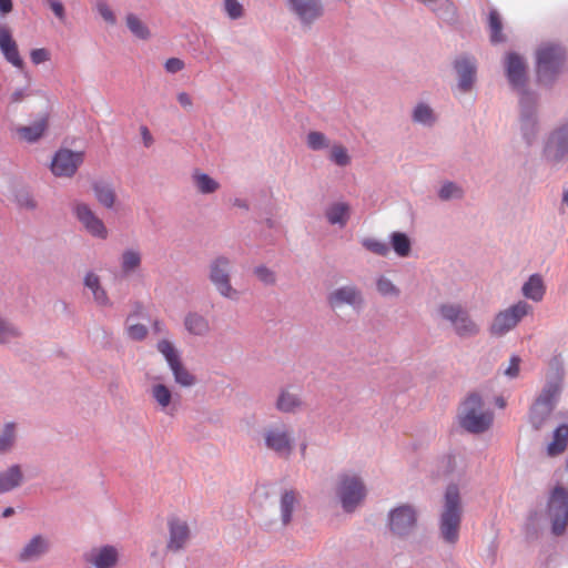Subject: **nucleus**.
<instances>
[{
	"mask_svg": "<svg viewBox=\"0 0 568 568\" xmlns=\"http://www.w3.org/2000/svg\"><path fill=\"white\" fill-rule=\"evenodd\" d=\"M565 385V369L562 364L555 359L546 375V382L535 397L529 412L528 422L536 432L544 428L552 412L557 407Z\"/></svg>",
	"mask_w": 568,
	"mask_h": 568,
	"instance_id": "1",
	"label": "nucleus"
},
{
	"mask_svg": "<svg viewBox=\"0 0 568 568\" xmlns=\"http://www.w3.org/2000/svg\"><path fill=\"white\" fill-rule=\"evenodd\" d=\"M463 519V503L459 487L449 484L444 493L443 504L438 515L439 538L447 545H456Z\"/></svg>",
	"mask_w": 568,
	"mask_h": 568,
	"instance_id": "2",
	"label": "nucleus"
},
{
	"mask_svg": "<svg viewBox=\"0 0 568 568\" xmlns=\"http://www.w3.org/2000/svg\"><path fill=\"white\" fill-rule=\"evenodd\" d=\"M483 397L473 392L464 399L458 414L459 425L470 434H483L490 428L494 414L490 409H484Z\"/></svg>",
	"mask_w": 568,
	"mask_h": 568,
	"instance_id": "3",
	"label": "nucleus"
},
{
	"mask_svg": "<svg viewBox=\"0 0 568 568\" xmlns=\"http://www.w3.org/2000/svg\"><path fill=\"white\" fill-rule=\"evenodd\" d=\"M437 313L443 322L450 325L455 335L459 338H474L481 332L480 324L473 318L467 307L460 303H440L437 306Z\"/></svg>",
	"mask_w": 568,
	"mask_h": 568,
	"instance_id": "4",
	"label": "nucleus"
},
{
	"mask_svg": "<svg viewBox=\"0 0 568 568\" xmlns=\"http://www.w3.org/2000/svg\"><path fill=\"white\" fill-rule=\"evenodd\" d=\"M565 50L558 44H545L536 52V75L539 84L551 87L561 73Z\"/></svg>",
	"mask_w": 568,
	"mask_h": 568,
	"instance_id": "5",
	"label": "nucleus"
},
{
	"mask_svg": "<svg viewBox=\"0 0 568 568\" xmlns=\"http://www.w3.org/2000/svg\"><path fill=\"white\" fill-rule=\"evenodd\" d=\"M232 268L230 257L217 255L207 265V278L223 298L236 301L240 292L232 285Z\"/></svg>",
	"mask_w": 568,
	"mask_h": 568,
	"instance_id": "6",
	"label": "nucleus"
},
{
	"mask_svg": "<svg viewBox=\"0 0 568 568\" xmlns=\"http://www.w3.org/2000/svg\"><path fill=\"white\" fill-rule=\"evenodd\" d=\"M367 495L363 479L355 474H341L336 486V496L345 513H354Z\"/></svg>",
	"mask_w": 568,
	"mask_h": 568,
	"instance_id": "7",
	"label": "nucleus"
},
{
	"mask_svg": "<svg viewBox=\"0 0 568 568\" xmlns=\"http://www.w3.org/2000/svg\"><path fill=\"white\" fill-rule=\"evenodd\" d=\"M546 514L551 523V534L562 536L568 525V489L557 485L550 490Z\"/></svg>",
	"mask_w": 568,
	"mask_h": 568,
	"instance_id": "8",
	"label": "nucleus"
},
{
	"mask_svg": "<svg viewBox=\"0 0 568 568\" xmlns=\"http://www.w3.org/2000/svg\"><path fill=\"white\" fill-rule=\"evenodd\" d=\"M504 69L509 87L518 94L519 99L525 94L538 95L537 92L528 89V65L524 57L517 52L506 53Z\"/></svg>",
	"mask_w": 568,
	"mask_h": 568,
	"instance_id": "9",
	"label": "nucleus"
},
{
	"mask_svg": "<svg viewBox=\"0 0 568 568\" xmlns=\"http://www.w3.org/2000/svg\"><path fill=\"white\" fill-rule=\"evenodd\" d=\"M539 95L525 94L519 99V129L525 143L530 146L539 133L538 120Z\"/></svg>",
	"mask_w": 568,
	"mask_h": 568,
	"instance_id": "10",
	"label": "nucleus"
},
{
	"mask_svg": "<svg viewBox=\"0 0 568 568\" xmlns=\"http://www.w3.org/2000/svg\"><path fill=\"white\" fill-rule=\"evenodd\" d=\"M418 523V510L410 504H402L387 514V527L390 534L399 539H407L415 531Z\"/></svg>",
	"mask_w": 568,
	"mask_h": 568,
	"instance_id": "11",
	"label": "nucleus"
},
{
	"mask_svg": "<svg viewBox=\"0 0 568 568\" xmlns=\"http://www.w3.org/2000/svg\"><path fill=\"white\" fill-rule=\"evenodd\" d=\"M326 303L332 311L348 306L357 314L366 305L364 292L355 284H345L334 288L326 295Z\"/></svg>",
	"mask_w": 568,
	"mask_h": 568,
	"instance_id": "12",
	"label": "nucleus"
},
{
	"mask_svg": "<svg viewBox=\"0 0 568 568\" xmlns=\"http://www.w3.org/2000/svg\"><path fill=\"white\" fill-rule=\"evenodd\" d=\"M530 305L526 302H518L508 308L498 312L488 326V332L494 337H501L515 328L518 323L529 313Z\"/></svg>",
	"mask_w": 568,
	"mask_h": 568,
	"instance_id": "13",
	"label": "nucleus"
},
{
	"mask_svg": "<svg viewBox=\"0 0 568 568\" xmlns=\"http://www.w3.org/2000/svg\"><path fill=\"white\" fill-rule=\"evenodd\" d=\"M156 349L165 358V362L170 367L176 384L183 387H191L195 385L196 377L185 368L181 361L180 353L170 341H159L156 344Z\"/></svg>",
	"mask_w": 568,
	"mask_h": 568,
	"instance_id": "14",
	"label": "nucleus"
},
{
	"mask_svg": "<svg viewBox=\"0 0 568 568\" xmlns=\"http://www.w3.org/2000/svg\"><path fill=\"white\" fill-rule=\"evenodd\" d=\"M265 447L277 456L287 458L294 448V438L287 425H274L264 430Z\"/></svg>",
	"mask_w": 568,
	"mask_h": 568,
	"instance_id": "15",
	"label": "nucleus"
},
{
	"mask_svg": "<svg viewBox=\"0 0 568 568\" xmlns=\"http://www.w3.org/2000/svg\"><path fill=\"white\" fill-rule=\"evenodd\" d=\"M542 154L545 160L557 165L568 158V124L555 129L547 138Z\"/></svg>",
	"mask_w": 568,
	"mask_h": 568,
	"instance_id": "16",
	"label": "nucleus"
},
{
	"mask_svg": "<svg viewBox=\"0 0 568 568\" xmlns=\"http://www.w3.org/2000/svg\"><path fill=\"white\" fill-rule=\"evenodd\" d=\"M286 2L290 12L304 29H311L324 16L322 0H286Z\"/></svg>",
	"mask_w": 568,
	"mask_h": 568,
	"instance_id": "17",
	"label": "nucleus"
},
{
	"mask_svg": "<svg viewBox=\"0 0 568 568\" xmlns=\"http://www.w3.org/2000/svg\"><path fill=\"white\" fill-rule=\"evenodd\" d=\"M72 212L77 220L81 223L87 233L92 237L105 240L109 231L104 222L93 212L85 203L77 202L72 206Z\"/></svg>",
	"mask_w": 568,
	"mask_h": 568,
	"instance_id": "18",
	"label": "nucleus"
},
{
	"mask_svg": "<svg viewBox=\"0 0 568 568\" xmlns=\"http://www.w3.org/2000/svg\"><path fill=\"white\" fill-rule=\"evenodd\" d=\"M84 153L69 149H60L54 153L51 161V172L59 178H71L83 163Z\"/></svg>",
	"mask_w": 568,
	"mask_h": 568,
	"instance_id": "19",
	"label": "nucleus"
},
{
	"mask_svg": "<svg viewBox=\"0 0 568 568\" xmlns=\"http://www.w3.org/2000/svg\"><path fill=\"white\" fill-rule=\"evenodd\" d=\"M50 538L42 534L33 535L17 554V560L22 564L34 562L43 558L51 550Z\"/></svg>",
	"mask_w": 568,
	"mask_h": 568,
	"instance_id": "20",
	"label": "nucleus"
},
{
	"mask_svg": "<svg viewBox=\"0 0 568 568\" xmlns=\"http://www.w3.org/2000/svg\"><path fill=\"white\" fill-rule=\"evenodd\" d=\"M454 70L457 74V90L463 93H469L476 82L477 65L474 58L460 57L454 61Z\"/></svg>",
	"mask_w": 568,
	"mask_h": 568,
	"instance_id": "21",
	"label": "nucleus"
},
{
	"mask_svg": "<svg viewBox=\"0 0 568 568\" xmlns=\"http://www.w3.org/2000/svg\"><path fill=\"white\" fill-rule=\"evenodd\" d=\"M83 560L95 568H113L118 564L119 554L115 547L105 545L84 552Z\"/></svg>",
	"mask_w": 568,
	"mask_h": 568,
	"instance_id": "22",
	"label": "nucleus"
},
{
	"mask_svg": "<svg viewBox=\"0 0 568 568\" xmlns=\"http://www.w3.org/2000/svg\"><path fill=\"white\" fill-rule=\"evenodd\" d=\"M169 526V540L166 548L170 551L176 552L183 549L190 538V528L186 521L172 517L168 521Z\"/></svg>",
	"mask_w": 568,
	"mask_h": 568,
	"instance_id": "23",
	"label": "nucleus"
},
{
	"mask_svg": "<svg viewBox=\"0 0 568 568\" xmlns=\"http://www.w3.org/2000/svg\"><path fill=\"white\" fill-rule=\"evenodd\" d=\"M0 50L4 59L18 69H23L24 62L20 57L17 42L12 38L10 28L0 23Z\"/></svg>",
	"mask_w": 568,
	"mask_h": 568,
	"instance_id": "24",
	"label": "nucleus"
},
{
	"mask_svg": "<svg viewBox=\"0 0 568 568\" xmlns=\"http://www.w3.org/2000/svg\"><path fill=\"white\" fill-rule=\"evenodd\" d=\"M305 403L300 393L293 392L291 387L280 389L275 408L283 414H296L301 412Z\"/></svg>",
	"mask_w": 568,
	"mask_h": 568,
	"instance_id": "25",
	"label": "nucleus"
},
{
	"mask_svg": "<svg viewBox=\"0 0 568 568\" xmlns=\"http://www.w3.org/2000/svg\"><path fill=\"white\" fill-rule=\"evenodd\" d=\"M23 479V473L19 464H12L4 470H0V495L20 487Z\"/></svg>",
	"mask_w": 568,
	"mask_h": 568,
	"instance_id": "26",
	"label": "nucleus"
},
{
	"mask_svg": "<svg viewBox=\"0 0 568 568\" xmlns=\"http://www.w3.org/2000/svg\"><path fill=\"white\" fill-rule=\"evenodd\" d=\"M439 20L452 26L458 21V10L452 0H435L427 7Z\"/></svg>",
	"mask_w": 568,
	"mask_h": 568,
	"instance_id": "27",
	"label": "nucleus"
},
{
	"mask_svg": "<svg viewBox=\"0 0 568 568\" xmlns=\"http://www.w3.org/2000/svg\"><path fill=\"white\" fill-rule=\"evenodd\" d=\"M351 215V206L346 202H334L325 209V217L331 225L345 227Z\"/></svg>",
	"mask_w": 568,
	"mask_h": 568,
	"instance_id": "28",
	"label": "nucleus"
},
{
	"mask_svg": "<svg viewBox=\"0 0 568 568\" xmlns=\"http://www.w3.org/2000/svg\"><path fill=\"white\" fill-rule=\"evenodd\" d=\"M151 396L163 413L170 416H174L176 407L175 405H172L173 395L166 385L154 384L151 387Z\"/></svg>",
	"mask_w": 568,
	"mask_h": 568,
	"instance_id": "29",
	"label": "nucleus"
},
{
	"mask_svg": "<svg viewBox=\"0 0 568 568\" xmlns=\"http://www.w3.org/2000/svg\"><path fill=\"white\" fill-rule=\"evenodd\" d=\"M184 327L189 334L200 337L206 336L211 331L209 320L197 312H189L185 315Z\"/></svg>",
	"mask_w": 568,
	"mask_h": 568,
	"instance_id": "30",
	"label": "nucleus"
},
{
	"mask_svg": "<svg viewBox=\"0 0 568 568\" xmlns=\"http://www.w3.org/2000/svg\"><path fill=\"white\" fill-rule=\"evenodd\" d=\"M568 447V424H560L552 433V440L547 445V455H561Z\"/></svg>",
	"mask_w": 568,
	"mask_h": 568,
	"instance_id": "31",
	"label": "nucleus"
},
{
	"mask_svg": "<svg viewBox=\"0 0 568 568\" xmlns=\"http://www.w3.org/2000/svg\"><path fill=\"white\" fill-rule=\"evenodd\" d=\"M83 284L88 287L93 295L94 302L100 306H111L112 303L106 294V291L100 283V277L93 273L88 272L84 276Z\"/></svg>",
	"mask_w": 568,
	"mask_h": 568,
	"instance_id": "32",
	"label": "nucleus"
},
{
	"mask_svg": "<svg viewBox=\"0 0 568 568\" xmlns=\"http://www.w3.org/2000/svg\"><path fill=\"white\" fill-rule=\"evenodd\" d=\"M142 254L139 248H126L120 256V268L123 276H130L140 268Z\"/></svg>",
	"mask_w": 568,
	"mask_h": 568,
	"instance_id": "33",
	"label": "nucleus"
},
{
	"mask_svg": "<svg viewBox=\"0 0 568 568\" xmlns=\"http://www.w3.org/2000/svg\"><path fill=\"white\" fill-rule=\"evenodd\" d=\"M18 440V425L14 422L4 423L0 432V455L11 453Z\"/></svg>",
	"mask_w": 568,
	"mask_h": 568,
	"instance_id": "34",
	"label": "nucleus"
},
{
	"mask_svg": "<svg viewBox=\"0 0 568 568\" xmlns=\"http://www.w3.org/2000/svg\"><path fill=\"white\" fill-rule=\"evenodd\" d=\"M92 190L97 201L105 209H112L115 203V191L113 186L104 181H94Z\"/></svg>",
	"mask_w": 568,
	"mask_h": 568,
	"instance_id": "35",
	"label": "nucleus"
},
{
	"mask_svg": "<svg viewBox=\"0 0 568 568\" xmlns=\"http://www.w3.org/2000/svg\"><path fill=\"white\" fill-rule=\"evenodd\" d=\"M47 128L48 121L45 118H42L30 125L18 126L17 133L26 142L34 143L42 138Z\"/></svg>",
	"mask_w": 568,
	"mask_h": 568,
	"instance_id": "36",
	"label": "nucleus"
},
{
	"mask_svg": "<svg viewBox=\"0 0 568 568\" xmlns=\"http://www.w3.org/2000/svg\"><path fill=\"white\" fill-rule=\"evenodd\" d=\"M521 292L526 298H529L534 302L541 301L546 292L541 275H530L529 278L524 283Z\"/></svg>",
	"mask_w": 568,
	"mask_h": 568,
	"instance_id": "37",
	"label": "nucleus"
},
{
	"mask_svg": "<svg viewBox=\"0 0 568 568\" xmlns=\"http://www.w3.org/2000/svg\"><path fill=\"white\" fill-rule=\"evenodd\" d=\"M23 336L21 327L0 314V345H8Z\"/></svg>",
	"mask_w": 568,
	"mask_h": 568,
	"instance_id": "38",
	"label": "nucleus"
},
{
	"mask_svg": "<svg viewBox=\"0 0 568 568\" xmlns=\"http://www.w3.org/2000/svg\"><path fill=\"white\" fill-rule=\"evenodd\" d=\"M412 121L424 126H433L437 121V115L429 104L418 102L412 111Z\"/></svg>",
	"mask_w": 568,
	"mask_h": 568,
	"instance_id": "39",
	"label": "nucleus"
},
{
	"mask_svg": "<svg viewBox=\"0 0 568 568\" xmlns=\"http://www.w3.org/2000/svg\"><path fill=\"white\" fill-rule=\"evenodd\" d=\"M542 531L541 514L537 510L530 511L524 526V534L528 541L537 540Z\"/></svg>",
	"mask_w": 568,
	"mask_h": 568,
	"instance_id": "40",
	"label": "nucleus"
},
{
	"mask_svg": "<svg viewBox=\"0 0 568 568\" xmlns=\"http://www.w3.org/2000/svg\"><path fill=\"white\" fill-rule=\"evenodd\" d=\"M192 181L201 194H212L220 189V183L216 180L197 170L192 174Z\"/></svg>",
	"mask_w": 568,
	"mask_h": 568,
	"instance_id": "41",
	"label": "nucleus"
},
{
	"mask_svg": "<svg viewBox=\"0 0 568 568\" xmlns=\"http://www.w3.org/2000/svg\"><path fill=\"white\" fill-rule=\"evenodd\" d=\"M440 201L462 200L465 196L464 187L454 181H444L437 191Z\"/></svg>",
	"mask_w": 568,
	"mask_h": 568,
	"instance_id": "42",
	"label": "nucleus"
},
{
	"mask_svg": "<svg viewBox=\"0 0 568 568\" xmlns=\"http://www.w3.org/2000/svg\"><path fill=\"white\" fill-rule=\"evenodd\" d=\"M297 504V494L294 490H285L281 496V520L283 525H287L292 520V514Z\"/></svg>",
	"mask_w": 568,
	"mask_h": 568,
	"instance_id": "43",
	"label": "nucleus"
},
{
	"mask_svg": "<svg viewBox=\"0 0 568 568\" xmlns=\"http://www.w3.org/2000/svg\"><path fill=\"white\" fill-rule=\"evenodd\" d=\"M390 245L399 257H407L412 251V242L407 234L403 232H393L389 235Z\"/></svg>",
	"mask_w": 568,
	"mask_h": 568,
	"instance_id": "44",
	"label": "nucleus"
},
{
	"mask_svg": "<svg viewBox=\"0 0 568 568\" xmlns=\"http://www.w3.org/2000/svg\"><path fill=\"white\" fill-rule=\"evenodd\" d=\"M488 27H489V31H490L491 43L496 44V43L504 42L506 40L505 36L503 34L501 17L496 9H491L489 11Z\"/></svg>",
	"mask_w": 568,
	"mask_h": 568,
	"instance_id": "45",
	"label": "nucleus"
},
{
	"mask_svg": "<svg viewBox=\"0 0 568 568\" xmlns=\"http://www.w3.org/2000/svg\"><path fill=\"white\" fill-rule=\"evenodd\" d=\"M126 27L130 32L141 40H148L151 32L148 26L134 13H128L125 17Z\"/></svg>",
	"mask_w": 568,
	"mask_h": 568,
	"instance_id": "46",
	"label": "nucleus"
},
{
	"mask_svg": "<svg viewBox=\"0 0 568 568\" xmlns=\"http://www.w3.org/2000/svg\"><path fill=\"white\" fill-rule=\"evenodd\" d=\"M377 292L385 297H398L400 290L386 276L382 275L376 280Z\"/></svg>",
	"mask_w": 568,
	"mask_h": 568,
	"instance_id": "47",
	"label": "nucleus"
},
{
	"mask_svg": "<svg viewBox=\"0 0 568 568\" xmlns=\"http://www.w3.org/2000/svg\"><path fill=\"white\" fill-rule=\"evenodd\" d=\"M14 201L20 209L33 211L38 203L28 189H20L14 194Z\"/></svg>",
	"mask_w": 568,
	"mask_h": 568,
	"instance_id": "48",
	"label": "nucleus"
},
{
	"mask_svg": "<svg viewBox=\"0 0 568 568\" xmlns=\"http://www.w3.org/2000/svg\"><path fill=\"white\" fill-rule=\"evenodd\" d=\"M362 245L378 256H386L389 253V246L385 242L373 237L363 239Z\"/></svg>",
	"mask_w": 568,
	"mask_h": 568,
	"instance_id": "49",
	"label": "nucleus"
},
{
	"mask_svg": "<svg viewBox=\"0 0 568 568\" xmlns=\"http://www.w3.org/2000/svg\"><path fill=\"white\" fill-rule=\"evenodd\" d=\"M306 144L311 150L318 151L328 148L326 135L318 131H311L306 136Z\"/></svg>",
	"mask_w": 568,
	"mask_h": 568,
	"instance_id": "50",
	"label": "nucleus"
},
{
	"mask_svg": "<svg viewBox=\"0 0 568 568\" xmlns=\"http://www.w3.org/2000/svg\"><path fill=\"white\" fill-rule=\"evenodd\" d=\"M253 273L264 285L271 286L276 283L275 272L265 265L254 267Z\"/></svg>",
	"mask_w": 568,
	"mask_h": 568,
	"instance_id": "51",
	"label": "nucleus"
},
{
	"mask_svg": "<svg viewBox=\"0 0 568 568\" xmlns=\"http://www.w3.org/2000/svg\"><path fill=\"white\" fill-rule=\"evenodd\" d=\"M223 10L231 20H237L244 16V8L239 0H223Z\"/></svg>",
	"mask_w": 568,
	"mask_h": 568,
	"instance_id": "52",
	"label": "nucleus"
},
{
	"mask_svg": "<svg viewBox=\"0 0 568 568\" xmlns=\"http://www.w3.org/2000/svg\"><path fill=\"white\" fill-rule=\"evenodd\" d=\"M329 159L339 166H346L351 162L347 150L343 145H334L331 150Z\"/></svg>",
	"mask_w": 568,
	"mask_h": 568,
	"instance_id": "53",
	"label": "nucleus"
},
{
	"mask_svg": "<svg viewBox=\"0 0 568 568\" xmlns=\"http://www.w3.org/2000/svg\"><path fill=\"white\" fill-rule=\"evenodd\" d=\"M95 9L104 21L110 24H115L116 18L105 0H98Z\"/></svg>",
	"mask_w": 568,
	"mask_h": 568,
	"instance_id": "54",
	"label": "nucleus"
},
{
	"mask_svg": "<svg viewBox=\"0 0 568 568\" xmlns=\"http://www.w3.org/2000/svg\"><path fill=\"white\" fill-rule=\"evenodd\" d=\"M126 333L133 341H143L148 335V328L143 324H131L128 325Z\"/></svg>",
	"mask_w": 568,
	"mask_h": 568,
	"instance_id": "55",
	"label": "nucleus"
},
{
	"mask_svg": "<svg viewBox=\"0 0 568 568\" xmlns=\"http://www.w3.org/2000/svg\"><path fill=\"white\" fill-rule=\"evenodd\" d=\"M30 59L33 64L38 65L50 60V52L44 48L33 49L30 52Z\"/></svg>",
	"mask_w": 568,
	"mask_h": 568,
	"instance_id": "56",
	"label": "nucleus"
},
{
	"mask_svg": "<svg viewBox=\"0 0 568 568\" xmlns=\"http://www.w3.org/2000/svg\"><path fill=\"white\" fill-rule=\"evenodd\" d=\"M185 68V63L180 58H170L164 63V69L168 73H178Z\"/></svg>",
	"mask_w": 568,
	"mask_h": 568,
	"instance_id": "57",
	"label": "nucleus"
},
{
	"mask_svg": "<svg viewBox=\"0 0 568 568\" xmlns=\"http://www.w3.org/2000/svg\"><path fill=\"white\" fill-rule=\"evenodd\" d=\"M519 364L520 357L517 355H513L509 361L508 367L505 369L504 374L509 378H515L519 374Z\"/></svg>",
	"mask_w": 568,
	"mask_h": 568,
	"instance_id": "58",
	"label": "nucleus"
},
{
	"mask_svg": "<svg viewBox=\"0 0 568 568\" xmlns=\"http://www.w3.org/2000/svg\"><path fill=\"white\" fill-rule=\"evenodd\" d=\"M50 9L53 11L54 16L61 21H65V9L61 1L59 0H47Z\"/></svg>",
	"mask_w": 568,
	"mask_h": 568,
	"instance_id": "59",
	"label": "nucleus"
},
{
	"mask_svg": "<svg viewBox=\"0 0 568 568\" xmlns=\"http://www.w3.org/2000/svg\"><path fill=\"white\" fill-rule=\"evenodd\" d=\"M30 95H31V91L29 90V88H20V89L14 90L11 93L9 101H10V103H20L21 101H23L26 98H28Z\"/></svg>",
	"mask_w": 568,
	"mask_h": 568,
	"instance_id": "60",
	"label": "nucleus"
},
{
	"mask_svg": "<svg viewBox=\"0 0 568 568\" xmlns=\"http://www.w3.org/2000/svg\"><path fill=\"white\" fill-rule=\"evenodd\" d=\"M140 132H141V136H142L144 146L150 148L153 144L154 139H153L152 134L150 133L148 126L142 125L140 128Z\"/></svg>",
	"mask_w": 568,
	"mask_h": 568,
	"instance_id": "61",
	"label": "nucleus"
},
{
	"mask_svg": "<svg viewBox=\"0 0 568 568\" xmlns=\"http://www.w3.org/2000/svg\"><path fill=\"white\" fill-rule=\"evenodd\" d=\"M178 101L183 108H190L193 104V100L191 95L186 92H180L178 94Z\"/></svg>",
	"mask_w": 568,
	"mask_h": 568,
	"instance_id": "62",
	"label": "nucleus"
},
{
	"mask_svg": "<svg viewBox=\"0 0 568 568\" xmlns=\"http://www.w3.org/2000/svg\"><path fill=\"white\" fill-rule=\"evenodd\" d=\"M13 9L12 0H0V16L4 17Z\"/></svg>",
	"mask_w": 568,
	"mask_h": 568,
	"instance_id": "63",
	"label": "nucleus"
},
{
	"mask_svg": "<svg viewBox=\"0 0 568 568\" xmlns=\"http://www.w3.org/2000/svg\"><path fill=\"white\" fill-rule=\"evenodd\" d=\"M232 203L234 206L246 210V211L250 209L247 201L240 199V197L234 199Z\"/></svg>",
	"mask_w": 568,
	"mask_h": 568,
	"instance_id": "64",
	"label": "nucleus"
}]
</instances>
